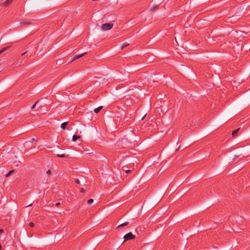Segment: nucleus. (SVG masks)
<instances>
[{
  "instance_id": "nucleus-19",
  "label": "nucleus",
  "mask_w": 250,
  "mask_h": 250,
  "mask_svg": "<svg viewBox=\"0 0 250 250\" xmlns=\"http://www.w3.org/2000/svg\"><path fill=\"white\" fill-rule=\"evenodd\" d=\"M75 182L78 184H80V181L79 179H76L75 180Z\"/></svg>"
},
{
  "instance_id": "nucleus-8",
  "label": "nucleus",
  "mask_w": 250,
  "mask_h": 250,
  "mask_svg": "<svg viewBox=\"0 0 250 250\" xmlns=\"http://www.w3.org/2000/svg\"><path fill=\"white\" fill-rule=\"evenodd\" d=\"M80 138V136H77L76 135H74L72 137V141L73 142H76Z\"/></svg>"
},
{
  "instance_id": "nucleus-15",
  "label": "nucleus",
  "mask_w": 250,
  "mask_h": 250,
  "mask_svg": "<svg viewBox=\"0 0 250 250\" xmlns=\"http://www.w3.org/2000/svg\"><path fill=\"white\" fill-rule=\"evenodd\" d=\"M93 202V200L92 199H90L87 201V203L88 204H91Z\"/></svg>"
},
{
  "instance_id": "nucleus-20",
  "label": "nucleus",
  "mask_w": 250,
  "mask_h": 250,
  "mask_svg": "<svg viewBox=\"0 0 250 250\" xmlns=\"http://www.w3.org/2000/svg\"><path fill=\"white\" fill-rule=\"evenodd\" d=\"M128 45V44H125V45H123V46H122V49H123L124 48H125V47L127 46Z\"/></svg>"
},
{
  "instance_id": "nucleus-21",
  "label": "nucleus",
  "mask_w": 250,
  "mask_h": 250,
  "mask_svg": "<svg viewBox=\"0 0 250 250\" xmlns=\"http://www.w3.org/2000/svg\"><path fill=\"white\" fill-rule=\"evenodd\" d=\"M130 171H131V170H130V169H128V170H125V172H126V173H129Z\"/></svg>"
},
{
  "instance_id": "nucleus-22",
  "label": "nucleus",
  "mask_w": 250,
  "mask_h": 250,
  "mask_svg": "<svg viewBox=\"0 0 250 250\" xmlns=\"http://www.w3.org/2000/svg\"><path fill=\"white\" fill-rule=\"evenodd\" d=\"M32 140V142H34V141H37V140L36 138H33Z\"/></svg>"
},
{
  "instance_id": "nucleus-9",
  "label": "nucleus",
  "mask_w": 250,
  "mask_h": 250,
  "mask_svg": "<svg viewBox=\"0 0 250 250\" xmlns=\"http://www.w3.org/2000/svg\"><path fill=\"white\" fill-rule=\"evenodd\" d=\"M10 47V46H6L4 48H3V49H2L1 50H0V54H1V53H2L3 52H5L6 50H7Z\"/></svg>"
},
{
  "instance_id": "nucleus-10",
  "label": "nucleus",
  "mask_w": 250,
  "mask_h": 250,
  "mask_svg": "<svg viewBox=\"0 0 250 250\" xmlns=\"http://www.w3.org/2000/svg\"><path fill=\"white\" fill-rule=\"evenodd\" d=\"M240 129V128H238L237 129H235V130H234L232 133V135L233 136H235L237 134V133H238L239 130Z\"/></svg>"
},
{
  "instance_id": "nucleus-14",
  "label": "nucleus",
  "mask_w": 250,
  "mask_h": 250,
  "mask_svg": "<svg viewBox=\"0 0 250 250\" xmlns=\"http://www.w3.org/2000/svg\"><path fill=\"white\" fill-rule=\"evenodd\" d=\"M39 101H38L37 102H36V103L32 106L31 108L32 109H33L36 106L39 104Z\"/></svg>"
},
{
  "instance_id": "nucleus-28",
  "label": "nucleus",
  "mask_w": 250,
  "mask_h": 250,
  "mask_svg": "<svg viewBox=\"0 0 250 250\" xmlns=\"http://www.w3.org/2000/svg\"><path fill=\"white\" fill-rule=\"evenodd\" d=\"M31 205H32V204H30L29 205L27 206V207L30 206Z\"/></svg>"
},
{
  "instance_id": "nucleus-17",
  "label": "nucleus",
  "mask_w": 250,
  "mask_h": 250,
  "mask_svg": "<svg viewBox=\"0 0 250 250\" xmlns=\"http://www.w3.org/2000/svg\"><path fill=\"white\" fill-rule=\"evenodd\" d=\"M236 33V34H238V32L237 31H232L231 32V34L232 35H235V34Z\"/></svg>"
},
{
  "instance_id": "nucleus-1",
  "label": "nucleus",
  "mask_w": 250,
  "mask_h": 250,
  "mask_svg": "<svg viewBox=\"0 0 250 250\" xmlns=\"http://www.w3.org/2000/svg\"><path fill=\"white\" fill-rule=\"evenodd\" d=\"M113 25V24L111 23H104L102 25L101 28L103 30H108L111 29Z\"/></svg>"
},
{
  "instance_id": "nucleus-29",
  "label": "nucleus",
  "mask_w": 250,
  "mask_h": 250,
  "mask_svg": "<svg viewBox=\"0 0 250 250\" xmlns=\"http://www.w3.org/2000/svg\"><path fill=\"white\" fill-rule=\"evenodd\" d=\"M249 50L250 51V48L249 49Z\"/></svg>"
},
{
  "instance_id": "nucleus-7",
  "label": "nucleus",
  "mask_w": 250,
  "mask_h": 250,
  "mask_svg": "<svg viewBox=\"0 0 250 250\" xmlns=\"http://www.w3.org/2000/svg\"><path fill=\"white\" fill-rule=\"evenodd\" d=\"M103 108L102 106H100L94 109V112L96 113H99L100 110Z\"/></svg>"
},
{
  "instance_id": "nucleus-3",
  "label": "nucleus",
  "mask_w": 250,
  "mask_h": 250,
  "mask_svg": "<svg viewBox=\"0 0 250 250\" xmlns=\"http://www.w3.org/2000/svg\"><path fill=\"white\" fill-rule=\"evenodd\" d=\"M13 0H6L2 3V5L3 6H8L10 5Z\"/></svg>"
},
{
  "instance_id": "nucleus-13",
  "label": "nucleus",
  "mask_w": 250,
  "mask_h": 250,
  "mask_svg": "<svg viewBox=\"0 0 250 250\" xmlns=\"http://www.w3.org/2000/svg\"><path fill=\"white\" fill-rule=\"evenodd\" d=\"M14 170H10L8 173L6 174V177H9L12 173H13Z\"/></svg>"
},
{
  "instance_id": "nucleus-12",
  "label": "nucleus",
  "mask_w": 250,
  "mask_h": 250,
  "mask_svg": "<svg viewBox=\"0 0 250 250\" xmlns=\"http://www.w3.org/2000/svg\"><path fill=\"white\" fill-rule=\"evenodd\" d=\"M57 156L59 157H62V158L67 157V156L65 155L64 154H57Z\"/></svg>"
},
{
  "instance_id": "nucleus-4",
  "label": "nucleus",
  "mask_w": 250,
  "mask_h": 250,
  "mask_svg": "<svg viewBox=\"0 0 250 250\" xmlns=\"http://www.w3.org/2000/svg\"><path fill=\"white\" fill-rule=\"evenodd\" d=\"M86 54V53H83L81 55H77V56H75L73 57V58L72 59L71 62H72V61H74L77 59H78L81 57H82L85 54Z\"/></svg>"
},
{
  "instance_id": "nucleus-11",
  "label": "nucleus",
  "mask_w": 250,
  "mask_h": 250,
  "mask_svg": "<svg viewBox=\"0 0 250 250\" xmlns=\"http://www.w3.org/2000/svg\"><path fill=\"white\" fill-rule=\"evenodd\" d=\"M128 224H129L128 222H125V223L120 225L119 226H118V228L125 226L127 225Z\"/></svg>"
},
{
  "instance_id": "nucleus-6",
  "label": "nucleus",
  "mask_w": 250,
  "mask_h": 250,
  "mask_svg": "<svg viewBox=\"0 0 250 250\" xmlns=\"http://www.w3.org/2000/svg\"><path fill=\"white\" fill-rule=\"evenodd\" d=\"M31 23V21H23L21 22L20 24L21 25H28Z\"/></svg>"
},
{
  "instance_id": "nucleus-25",
  "label": "nucleus",
  "mask_w": 250,
  "mask_h": 250,
  "mask_svg": "<svg viewBox=\"0 0 250 250\" xmlns=\"http://www.w3.org/2000/svg\"><path fill=\"white\" fill-rule=\"evenodd\" d=\"M3 229H0V233H2V232H3Z\"/></svg>"
},
{
  "instance_id": "nucleus-5",
  "label": "nucleus",
  "mask_w": 250,
  "mask_h": 250,
  "mask_svg": "<svg viewBox=\"0 0 250 250\" xmlns=\"http://www.w3.org/2000/svg\"><path fill=\"white\" fill-rule=\"evenodd\" d=\"M67 124H68L67 122L63 123L62 124L61 127L63 129H67V130H70V129L68 127L66 128Z\"/></svg>"
},
{
  "instance_id": "nucleus-18",
  "label": "nucleus",
  "mask_w": 250,
  "mask_h": 250,
  "mask_svg": "<svg viewBox=\"0 0 250 250\" xmlns=\"http://www.w3.org/2000/svg\"><path fill=\"white\" fill-rule=\"evenodd\" d=\"M46 173L47 174H48V175H51V170H48L46 172Z\"/></svg>"
},
{
  "instance_id": "nucleus-27",
  "label": "nucleus",
  "mask_w": 250,
  "mask_h": 250,
  "mask_svg": "<svg viewBox=\"0 0 250 250\" xmlns=\"http://www.w3.org/2000/svg\"><path fill=\"white\" fill-rule=\"evenodd\" d=\"M175 41H176V42L178 43V42H177V40H176V38H175Z\"/></svg>"
},
{
  "instance_id": "nucleus-16",
  "label": "nucleus",
  "mask_w": 250,
  "mask_h": 250,
  "mask_svg": "<svg viewBox=\"0 0 250 250\" xmlns=\"http://www.w3.org/2000/svg\"><path fill=\"white\" fill-rule=\"evenodd\" d=\"M29 226H30V227L32 228V227H34L35 224H34L33 223H32V222H30V223H29Z\"/></svg>"
},
{
  "instance_id": "nucleus-26",
  "label": "nucleus",
  "mask_w": 250,
  "mask_h": 250,
  "mask_svg": "<svg viewBox=\"0 0 250 250\" xmlns=\"http://www.w3.org/2000/svg\"><path fill=\"white\" fill-rule=\"evenodd\" d=\"M27 52V51H26V52H24L23 53H22L21 54V55L23 56V55H25Z\"/></svg>"
},
{
  "instance_id": "nucleus-24",
  "label": "nucleus",
  "mask_w": 250,
  "mask_h": 250,
  "mask_svg": "<svg viewBox=\"0 0 250 250\" xmlns=\"http://www.w3.org/2000/svg\"><path fill=\"white\" fill-rule=\"evenodd\" d=\"M81 191L82 192H84V190L83 188H81Z\"/></svg>"
},
{
  "instance_id": "nucleus-2",
  "label": "nucleus",
  "mask_w": 250,
  "mask_h": 250,
  "mask_svg": "<svg viewBox=\"0 0 250 250\" xmlns=\"http://www.w3.org/2000/svg\"><path fill=\"white\" fill-rule=\"evenodd\" d=\"M136 238L135 235L132 234L131 232H129L124 235V238L125 241L134 239Z\"/></svg>"
},
{
  "instance_id": "nucleus-23",
  "label": "nucleus",
  "mask_w": 250,
  "mask_h": 250,
  "mask_svg": "<svg viewBox=\"0 0 250 250\" xmlns=\"http://www.w3.org/2000/svg\"><path fill=\"white\" fill-rule=\"evenodd\" d=\"M60 205V203H56V206L57 207H59V206Z\"/></svg>"
}]
</instances>
